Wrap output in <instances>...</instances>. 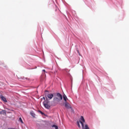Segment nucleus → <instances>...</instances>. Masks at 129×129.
I'll list each match as a JSON object with an SVG mask.
<instances>
[{"label": "nucleus", "instance_id": "nucleus-10", "mask_svg": "<svg viewBox=\"0 0 129 129\" xmlns=\"http://www.w3.org/2000/svg\"><path fill=\"white\" fill-rule=\"evenodd\" d=\"M43 104H49V101L45 100L43 102Z\"/></svg>", "mask_w": 129, "mask_h": 129}, {"label": "nucleus", "instance_id": "nucleus-8", "mask_svg": "<svg viewBox=\"0 0 129 129\" xmlns=\"http://www.w3.org/2000/svg\"><path fill=\"white\" fill-rule=\"evenodd\" d=\"M44 106L45 107V108H47V109H49L50 108V105L49 104H43Z\"/></svg>", "mask_w": 129, "mask_h": 129}, {"label": "nucleus", "instance_id": "nucleus-14", "mask_svg": "<svg viewBox=\"0 0 129 129\" xmlns=\"http://www.w3.org/2000/svg\"><path fill=\"white\" fill-rule=\"evenodd\" d=\"M77 52H78L79 55L80 56H81V55L80 54V52H79V50H77Z\"/></svg>", "mask_w": 129, "mask_h": 129}, {"label": "nucleus", "instance_id": "nucleus-7", "mask_svg": "<svg viewBox=\"0 0 129 129\" xmlns=\"http://www.w3.org/2000/svg\"><path fill=\"white\" fill-rule=\"evenodd\" d=\"M63 99L64 100L63 102H67V100L68 99V98H67V96H66V95L64 94V95L63 96Z\"/></svg>", "mask_w": 129, "mask_h": 129}, {"label": "nucleus", "instance_id": "nucleus-2", "mask_svg": "<svg viewBox=\"0 0 129 129\" xmlns=\"http://www.w3.org/2000/svg\"><path fill=\"white\" fill-rule=\"evenodd\" d=\"M80 121H82V122H85V119H84V117L81 116V118H80V121H78L77 122V123L78 124V127H81L80 126Z\"/></svg>", "mask_w": 129, "mask_h": 129}, {"label": "nucleus", "instance_id": "nucleus-4", "mask_svg": "<svg viewBox=\"0 0 129 129\" xmlns=\"http://www.w3.org/2000/svg\"><path fill=\"white\" fill-rule=\"evenodd\" d=\"M80 123L82 125L83 129H90L88 124H86L84 126V124L83 123V122H82V121H80Z\"/></svg>", "mask_w": 129, "mask_h": 129}, {"label": "nucleus", "instance_id": "nucleus-1", "mask_svg": "<svg viewBox=\"0 0 129 129\" xmlns=\"http://www.w3.org/2000/svg\"><path fill=\"white\" fill-rule=\"evenodd\" d=\"M63 99V96L62 95L59 93L56 94V97L53 98V101L55 102H59L60 100H62Z\"/></svg>", "mask_w": 129, "mask_h": 129}, {"label": "nucleus", "instance_id": "nucleus-17", "mask_svg": "<svg viewBox=\"0 0 129 129\" xmlns=\"http://www.w3.org/2000/svg\"><path fill=\"white\" fill-rule=\"evenodd\" d=\"M43 98L44 100H45V97H43Z\"/></svg>", "mask_w": 129, "mask_h": 129}, {"label": "nucleus", "instance_id": "nucleus-15", "mask_svg": "<svg viewBox=\"0 0 129 129\" xmlns=\"http://www.w3.org/2000/svg\"><path fill=\"white\" fill-rule=\"evenodd\" d=\"M42 71H43V72H46V70H43Z\"/></svg>", "mask_w": 129, "mask_h": 129}, {"label": "nucleus", "instance_id": "nucleus-13", "mask_svg": "<svg viewBox=\"0 0 129 129\" xmlns=\"http://www.w3.org/2000/svg\"><path fill=\"white\" fill-rule=\"evenodd\" d=\"M31 115L32 116H35V114H34V113L31 112Z\"/></svg>", "mask_w": 129, "mask_h": 129}, {"label": "nucleus", "instance_id": "nucleus-12", "mask_svg": "<svg viewBox=\"0 0 129 129\" xmlns=\"http://www.w3.org/2000/svg\"><path fill=\"white\" fill-rule=\"evenodd\" d=\"M39 112H40V113H41V114H42V115H44V114H45L44 113V112H42V111L41 110H38Z\"/></svg>", "mask_w": 129, "mask_h": 129}, {"label": "nucleus", "instance_id": "nucleus-16", "mask_svg": "<svg viewBox=\"0 0 129 129\" xmlns=\"http://www.w3.org/2000/svg\"><path fill=\"white\" fill-rule=\"evenodd\" d=\"M8 129H15L14 128H9Z\"/></svg>", "mask_w": 129, "mask_h": 129}, {"label": "nucleus", "instance_id": "nucleus-9", "mask_svg": "<svg viewBox=\"0 0 129 129\" xmlns=\"http://www.w3.org/2000/svg\"><path fill=\"white\" fill-rule=\"evenodd\" d=\"M0 114H7V112L5 110L0 111Z\"/></svg>", "mask_w": 129, "mask_h": 129}, {"label": "nucleus", "instance_id": "nucleus-3", "mask_svg": "<svg viewBox=\"0 0 129 129\" xmlns=\"http://www.w3.org/2000/svg\"><path fill=\"white\" fill-rule=\"evenodd\" d=\"M63 104L64 105L65 107H66L67 108V109H72V107H71V105L67 102H63Z\"/></svg>", "mask_w": 129, "mask_h": 129}, {"label": "nucleus", "instance_id": "nucleus-5", "mask_svg": "<svg viewBox=\"0 0 129 129\" xmlns=\"http://www.w3.org/2000/svg\"><path fill=\"white\" fill-rule=\"evenodd\" d=\"M53 96H54V95L53 94H47V97L49 99H52V98H53Z\"/></svg>", "mask_w": 129, "mask_h": 129}, {"label": "nucleus", "instance_id": "nucleus-6", "mask_svg": "<svg viewBox=\"0 0 129 129\" xmlns=\"http://www.w3.org/2000/svg\"><path fill=\"white\" fill-rule=\"evenodd\" d=\"M1 99L4 101V102H8V101L7 100V99L6 97H5L4 96H1Z\"/></svg>", "mask_w": 129, "mask_h": 129}, {"label": "nucleus", "instance_id": "nucleus-11", "mask_svg": "<svg viewBox=\"0 0 129 129\" xmlns=\"http://www.w3.org/2000/svg\"><path fill=\"white\" fill-rule=\"evenodd\" d=\"M19 121H20V122H21V123H24V122H23V120L22 119L21 117H20L19 119Z\"/></svg>", "mask_w": 129, "mask_h": 129}]
</instances>
